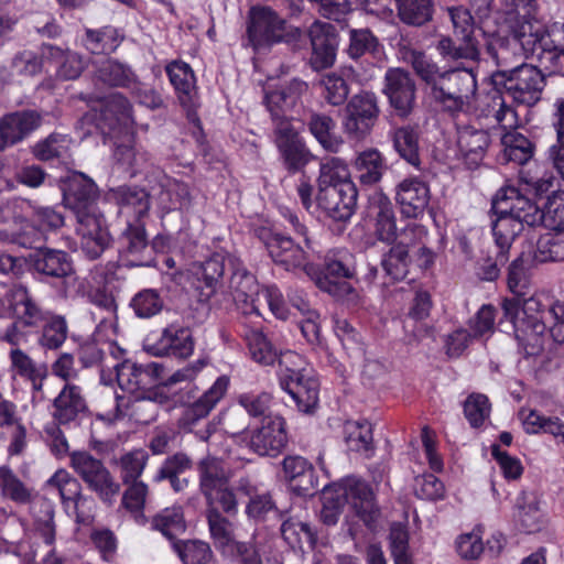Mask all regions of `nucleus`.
I'll list each match as a JSON object with an SVG mask.
<instances>
[{"label": "nucleus", "instance_id": "nucleus-22", "mask_svg": "<svg viewBox=\"0 0 564 564\" xmlns=\"http://www.w3.org/2000/svg\"><path fill=\"white\" fill-rule=\"evenodd\" d=\"M281 474L289 490L297 497H313L321 490L316 468L304 456H284L281 462Z\"/></svg>", "mask_w": 564, "mask_h": 564}, {"label": "nucleus", "instance_id": "nucleus-49", "mask_svg": "<svg viewBox=\"0 0 564 564\" xmlns=\"http://www.w3.org/2000/svg\"><path fill=\"white\" fill-rule=\"evenodd\" d=\"M250 358L260 366H274L279 350L260 328L247 329L243 334Z\"/></svg>", "mask_w": 564, "mask_h": 564}, {"label": "nucleus", "instance_id": "nucleus-21", "mask_svg": "<svg viewBox=\"0 0 564 564\" xmlns=\"http://www.w3.org/2000/svg\"><path fill=\"white\" fill-rule=\"evenodd\" d=\"M143 347L155 357L186 359L193 355L195 341L189 327L170 324L160 334L148 335Z\"/></svg>", "mask_w": 564, "mask_h": 564}, {"label": "nucleus", "instance_id": "nucleus-60", "mask_svg": "<svg viewBox=\"0 0 564 564\" xmlns=\"http://www.w3.org/2000/svg\"><path fill=\"white\" fill-rule=\"evenodd\" d=\"M173 550L184 564H212L214 553L207 542L200 540H178Z\"/></svg>", "mask_w": 564, "mask_h": 564}, {"label": "nucleus", "instance_id": "nucleus-47", "mask_svg": "<svg viewBox=\"0 0 564 564\" xmlns=\"http://www.w3.org/2000/svg\"><path fill=\"white\" fill-rule=\"evenodd\" d=\"M398 19L408 26H424L433 20L434 0H394Z\"/></svg>", "mask_w": 564, "mask_h": 564}, {"label": "nucleus", "instance_id": "nucleus-20", "mask_svg": "<svg viewBox=\"0 0 564 564\" xmlns=\"http://www.w3.org/2000/svg\"><path fill=\"white\" fill-rule=\"evenodd\" d=\"M379 113L378 100L373 93L365 91L352 96L345 108V133L350 140H365L371 133Z\"/></svg>", "mask_w": 564, "mask_h": 564}, {"label": "nucleus", "instance_id": "nucleus-5", "mask_svg": "<svg viewBox=\"0 0 564 564\" xmlns=\"http://www.w3.org/2000/svg\"><path fill=\"white\" fill-rule=\"evenodd\" d=\"M279 213L289 224L294 237L268 225L253 227V236L264 246L276 265L283 267L286 271L304 269L308 258L306 249H311L312 245L304 215L289 207H280Z\"/></svg>", "mask_w": 564, "mask_h": 564}, {"label": "nucleus", "instance_id": "nucleus-19", "mask_svg": "<svg viewBox=\"0 0 564 564\" xmlns=\"http://www.w3.org/2000/svg\"><path fill=\"white\" fill-rule=\"evenodd\" d=\"M112 243L123 265L128 268L151 267L147 220L123 221V227L112 239Z\"/></svg>", "mask_w": 564, "mask_h": 564}, {"label": "nucleus", "instance_id": "nucleus-27", "mask_svg": "<svg viewBox=\"0 0 564 564\" xmlns=\"http://www.w3.org/2000/svg\"><path fill=\"white\" fill-rule=\"evenodd\" d=\"M384 95L394 115L408 118L415 104V83L409 72L402 68H389L384 76Z\"/></svg>", "mask_w": 564, "mask_h": 564}, {"label": "nucleus", "instance_id": "nucleus-9", "mask_svg": "<svg viewBox=\"0 0 564 564\" xmlns=\"http://www.w3.org/2000/svg\"><path fill=\"white\" fill-rule=\"evenodd\" d=\"M348 505L355 516L369 530H375L380 517V509L376 503L372 488L361 479L347 478L338 485L335 497H326L321 510V521L328 525H335Z\"/></svg>", "mask_w": 564, "mask_h": 564}, {"label": "nucleus", "instance_id": "nucleus-41", "mask_svg": "<svg viewBox=\"0 0 564 564\" xmlns=\"http://www.w3.org/2000/svg\"><path fill=\"white\" fill-rule=\"evenodd\" d=\"M29 505L31 506L35 533L46 545L53 546L56 540L54 502L44 496L33 495Z\"/></svg>", "mask_w": 564, "mask_h": 564}, {"label": "nucleus", "instance_id": "nucleus-6", "mask_svg": "<svg viewBox=\"0 0 564 564\" xmlns=\"http://www.w3.org/2000/svg\"><path fill=\"white\" fill-rule=\"evenodd\" d=\"M358 189L348 164L340 158H325L317 177V206L333 220L347 221L355 214Z\"/></svg>", "mask_w": 564, "mask_h": 564}, {"label": "nucleus", "instance_id": "nucleus-44", "mask_svg": "<svg viewBox=\"0 0 564 564\" xmlns=\"http://www.w3.org/2000/svg\"><path fill=\"white\" fill-rule=\"evenodd\" d=\"M32 213L30 221L32 223V234L24 230L35 242L41 241L43 234L56 232L65 225L64 207L62 206H31Z\"/></svg>", "mask_w": 564, "mask_h": 564}, {"label": "nucleus", "instance_id": "nucleus-30", "mask_svg": "<svg viewBox=\"0 0 564 564\" xmlns=\"http://www.w3.org/2000/svg\"><path fill=\"white\" fill-rule=\"evenodd\" d=\"M286 422L283 416H267L250 436L249 446L260 456L276 457L288 445Z\"/></svg>", "mask_w": 564, "mask_h": 564}, {"label": "nucleus", "instance_id": "nucleus-45", "mask_svg": "<svg viewBox=\"0 0 564 564\" xmlns=\"http://www.w3.org/2000/svg\"><path fill=\"white\" fill-rule=\"evenodd\" d=\"M150 529L162 533L172 543L178 541L177 536L186 531L184 510L181 506L162 509L150 519H144Z\"/></svg>", "mask_w": 564, "mask_h": 564}, {"label": "nucleus", "instance_id": "nucleus-34", "mask_svg": "<svg viewBox=\"0 0 564 564\" xmlns=\"http://www.w3.org/2000/svg\"><path fill=\"white\" fill-rule=\"evenodd\" d=\"M96 126L102 133H112L122 126L133 122L132 105L129 99L120 93L107 96L98 113L95 115Z\"/></svg>", "mask_w": 564, "mask_h": 564}, {"label": "nucleus", "instance_id": "nucleus-17", "mask_svg": "<svg viewBox=\"0 0 564 564\" xmlns=\"http://www.w3.org/2000/svg\"><path fill=\"white\" fill-rule=\"evenodd\" d=\"M226 250L213 252L204 261L194 262L187 272V282L197 302L208 305L224 285Z\"/></svg>", "mask_w": 564, "mask_h": 564}, {"label": "nucleus", "instance_id": "nucleus-7", "mask_svg": "<svg viewBox=\"0 0 564 564\" xmlns=\"http://www.w3.org/2000/svg\"><path fill=\"white\" fill-rule=\"evenodd\" d=\"M524 202L528 197L513 185L502 186L491 199V232L496 249H500V261H509L511 246L525 226H535L527 220Z\"/></svg>", "mask_w": 564, "mask_h": 564}, {"label": "nucleus", "instance_id": "nucleus-3", "mask_svg": "<svg viewBox=\"0 0 564 564\" xmlns=\"http://www.w3.org/2000/svg\"><path fill=\"white\" fill-rule=\"evenodd\" d=\"M3 306L14 317L1 336V339L10 345L18 346L26 341L29 327H40L37 344L45 350H57L65 343L68 335L65 317L61 315L46 317L25 286L11 288L3 297Z\"/></svg>", "mask_w": 564, "mask_h": 564}, {"label": "nucleus", "instance_id": "nucleus-12", "mask_svg": "<svg viewBox=\"0 0 564 564\" xmlns=\"http://www.w3.org/2000/svg\"><path fill=\"white\" fill-rule=\"evenodd\" d=\"M477 88L473 68L455 67L444 70L430 96L442 112L455 118L470 104Z\"/></svg>", "mask_w": 564, "mask_h": 564}, {"label": "nucleus", "instance_id": "nucleus-11", "mask_svg": "<svg viewBox=\"0 0 564 564\" xmlns=\"http://www.w3.org/2000/svg\"><path fill=\"white\" fill-rule=\"evenodd\" d=\"M196 470L199 492L205 499L207 510L216 509L221 514L236 516L238 513L237 492L231 486L230 474L224 463L208 455L197 463Z\"/></svg>", "mask_w": 564, "mask_h": 564}, {"label": "nucleus", "instance_id": "nucleus-15", "mask_svg": "<svg viewBox=\"0 0 564 564\" xmlns=\"http://www.w3.org/2000/svg\"><path fill=\"white\" fill-rule=\"evenodd\" d=\"M531 52L550 75H564V23H555L551 29L536 33ZM551 116L558 120L564 117V97L555 99Z\"/></svg>", "mask_w": 564, "mask_h": 564}, {"label": "nucleus", "instance_id": "nucleus-52", "mask_svg": "<svg viewBox=\"0 0 564 564\" xmlns=\"http://www.w3.org/2000/svg\"><path fill=\"white\" fill-rule=\"evenodd\" d=\"M550 230L536 241L533 260L538 263L564 261V230Z\"/></svg>", "mask_w": 564, "mask_h": 564}, {"label": "nucleus", "instance_id": "nucleus-18", "mask_svg": "<svg viewBox=\"0 0 564 564\" xmlns=\"http://www.w3.org/2000/svg\"><path fill=\"white\" fill-rule=\"evenodd\" d=\"M229 384V377L223 375L199 397H196L197 387H193L183 393L181 395V403L184 409L178 419V426L184 431H192L193 426L200 420L207 417L224 399Z\"/></svg>", "mask_w": 564, "mask_h": 564}, {"label": "nucleus", "instance_id": "nucleus-39", "mask_svg": "<svg viewBox=\"0 0 564 564\" xmlns=\"http://www.w3.org/2000/svg\"><path fill=\"white\" fill-rule=\"evenodd\" d=\"M226 264L228 265L229 289L237 301L248 302L259 292V283L242 259L235 252L227 251Z\"/></svg>", "mask_w": 564, "mask_h": 564}, {"label": "nucleus", "instance_id": "nucleus-16", "mask_svg": "<svg viewBox=\"0 0 564 564\" xmlns=\"http://www.w3.org/2000/svg\"><path fill=\"white\" fill-rule=\"evenodd\" d=\"M70 466L102 502L111 505L120 494L121 484L113 478L102 460L89 452H74L70 455Z\"/></svg>", "mask_w": 564, "mask_h": 564}, {"label": "nucleus", "instance_id": "nucleus-13", "mask_svg": "<svg viewBox=\"0 0 564 564\" xmlns=\"http://www.w3.org/2000/svg\"><path fill=\"white\" fill-rule=\"evenodd\" d=\"M15 242L23 248H29V273L43 283L64 282L75 273L72 256L61 249L50 247H36L35 239L25 231L20 232Z\"/></svg>", "mask_w": 564, "mask_h": 564}, {"label": "nucleus", "instance_id": "nucleus-63", "mask_svg": "<svg viewBox=\"0 0 564 564\" xmlns=\"http://www.w3.org/2000/svg\"><path fill=\"white\" fill-rule=\"evenodd\" d=\"M409 58L414 73L430 90L435 86L436 82H438V77L443 76L444 70H446L440 67L430 55L422 51H411Z\"/></svg>", "mask_w": 564, "mask_h": 564}, {"label": "nucleus", "instance_id": "nucleus-10", "mask_svg": "<svg viewBox=\"0 0 564 564\" xmlns=\"http://www.w3.org/2000/svg\"><path fill=\"white\" fill-rule=\"evenodd\" d=\"M276 379L282 391L286 392L300 412L314 413L319 402V380L305 368L302 355L285 350L278 352Z\"/></svg>", "mask_w": 564, "mask_h": 564}, {"label": "nucleus", "instance_id": "nucleus-26", "mask_svg": "<svg viewBox=\"0 0 564 564\" xmlns=\"http://www.w3.org/2000/svg\"><path fill=\"white\" fill-rule=\"evenodd\" d=\"M61 189L64 206L72 209L76 218L98 210L96 202L98 187L96 183L84 173L74 172L62 181Z\"/></svg>", "mask_w": 564, "mask_h": 564}, {"label": "nucleus", "instance_id": "nucleus-56", "mask_svg": "<svg viewBox=\"0 0 564 564\" xmlns=\"http://www.w3.org/2000/svg\"><path fill=\"white\" fill-rule=\"evenodd\" d=\"M344 433L349 451L357 453L373 451L372 425L369 421H347L344 425Z\"/></svg>", "mask_w": 564, "mask_h": 564}, {"label": "nucleus", "instance_id": "nucleus-40", "mask_svg": "<svg viewBox=\"0 0 564 564\" xmlns=\"http://www.w3.org/2000/svg\"><path fill=\"white\" fill-rule=\"evenodd\" d=\"M490 141V134L486 130L473 126L459 129L457 144L469 170H475L481 164Z\"/></svg>", "mask_w": 564, "mask_h": 564}, {"label": "nucleus", "instance_id": "nucleus-35", "mask_svg": "<svg viewBox=\"0 0 564 564\" xmlns=\"http://www.w3.org/2000/svg\"><path fill=\"white\" fill-rule=\"evenodd\" d=\"M423 129L419 122H408L391 128L389 135L398 155L415 169L421 165L420 140Z\"/></svg>", "mask_w": 564, "mask_h": 564}, {"label": "nucleus", "instance_id": "nucleus-43", "mask_svg": "<svg viewBox=\"0 0 564 564\" xmlns=\"http://www.w3.org/2000/svg\"><path fill=\"white\" fill-rule=\"evenodd\" d=\"M502 151L498 160L502 164L514 163L524 165L534 155L535 145L524 134L513 130L501 137Z\"/></svg>", "mask_w": 564, "mask_h": 564}, {"label": "nucleus", "instance_id": "nucleus-38", "mask_svg": "<svg viewBox=\"0 0 564 564\" xmlns=\"http://www.w3.org/2000/svg\"><path fill=\"white\" fill-rule=\"evenodd\" d=\"M42 116L32 109H22L3 115L0 118L1 130L11 147L28 139L42 124Z\"/></svg>", "mask_w": 564, "mask_h": 564}, {"label": "nucleus", "instance_id": "nucleus-31", "mask_svg": "<svg viewBox=\"0 0 564 564\" xmlns=\"http://www.w3.org/2000/svg\"><path fill=\"white\" fill-rule=\"evenodd\" d=\"M312 53L310 65L321 72L330 68L337 56L339 34L329 23H315L310 30Z\"/></svg>", "mask_w": 564, "mask_h": 564}, {"label": "nucleus", "instance_id": "nucleus-28", "mask_svg": "<svg viewBox=\"0 0 564 564\" xmlns=\"http://www.w3.org/2000/svg\"><path fill=\"white\" fill-rule=\"evenodd\" d=\"M165 73L173 86L180 105L186 110L187 119L202 129L195 104V74L186 62L175 59L165 66Z\"/></svg>", "mask_w": 564, "mask_h": 564}, {"label": "nucleus", "instance_id": "nucleus-48", "mask_svg": "<svg viewBox=\"0 0 564 564\" xmlns=\"http://www.w3.org/2000/svg\"><path fill=\"white\" fill-rule=\"evenodd\" d=\"M523 430L527 434H549L556 445L564 448V421L556 415H544L538 410H530L523 420Z\"/></svg>", "mask_w": 564, "mask_h": 564}, {"label": "nucleus", "instance_id": "nucleus-14", "mask_svg": "<svg viewBox=\"0 0 564 564\" xmlns=\"http://www.w3.org/2000/svg\"><path fill=\"white\" fill-rule=\"evenodd\" d=\"M357 275L356 257L346 248L329 250L324 258L321 272L316 276L317 288L329 295L343 300L355 293L347 280Z\"/></svg>", "mask_w": 564, "mask_h": 564}, {"label": "nucleus", "instance_id": "nucleus-61", "mask_svg": "<svg viewBox=\"0 0 564 564\" xmlns=\"http://www.w3.org/2000/svg\"><path fill=\"white\" fill-rule=\"evenodd\" d=\"M273 395L267 391H248L237 397V403L252 419H260L261 422L267 416H278L271 412Z\"/></svg>", "mask_w": 564, "mask_h": 564}, {"label": "nucleus", "instance_id": "nucleus-37", "mask_svg": "<svg viewBox=\"0 0 564 564\" xmlns=\"http://www.w3.org/2000/svg\"><path fill=\"white\" fill-rule=\"evenodd\" d=\"M527 220L531 224L543 225L547 229L564 230V189L553 191L544 204L543 209L539 207L536 202L528 197Z\"/></svg>", "mask_w": 564, "mask_h": 564}, {"label": "nucleus", "instance_id": "nucleus-24", "mask_svg": "<svg viewBox=\"0 0 564 564\" xmlns=\"http://www.w3.org/2000/svg\"><path fill=\"white\" fill-rule=\"evenodd\" d=\"M394 200L402 217L420 219L430 206V184L421 176L404 177L394 187Z\"/></svg>", "mask_w": 564, "mask_h": 564}, {"label": "nucleus", "instance_id": "nucleus-50", "mask_svg": "<svg viewBox=\"0 0 564 564\" xmlns=\"http://www.w3.org/2000/svg\"><path fill=\"white\" fill-rule=\"evenodd\" d=\"M411 263L409 246L403 242H393L381 259L382 269L392 282L403 281L409 274Z\"/></svg>", "mask_w": 564, "mask_h": 564}, {"label": "nucleus", "instance_id": "nucleus-29", "mask_svg": "<svg viewBox=\"0 0 564 564\" xmlns=\"http://www.w3.org/2000/svg\"><path fill=\"white\" fill-rule=\"evenodd\" d=\"M89 413L84 389L73 382L63 386L52 402V417L55 423L68 426L78 423Z\"/></svg>", "mask_w": 564, "mask_h": 564}, {"label": "nucleus", "instance_id": "nucleus-8", "mask_svg": "<svg viewBox=\"0 0 564 564\" xmlns=\"http://www.w3.org/2000/svg\"><path fill=\"white\" fill-rule=\"evenodd\" d=\"M301 30L270 6H252L247 14L242 45L254 53L269 52L278 44H291L301 37Z\"/></svg>", "mask_w": 564, "mask_h": 564}, {"label": "nucleus", "instance_id": "nucleus-57", "mask_svg": "<svg viewBox=\"0 0 564 564\" xmlns=\"http://www.w3.org/2000/svg\"><path fill=\"white\" fill-rule=\"evenodd\" d=\"M281 534L291 547H302L305 543L313 549L317 543V531L310 523L302 522L293 517L282 522Z\"/></svg>", "mask_w": 564, "mask_h": 564}, {"label": "nucleus", "instance_id": "nucleus-23", "mask_svg": "<svg viewBox=\"0 0 564 564\" xmlns=\"http://www.w3.org/2000/svg\"><path fill=\"white\" fill-rule=\"evenodd\" d=\"M77 219L80 250L89 260H96L110 247L112 236L107 219L99 210L82 215Z\"/></svg>", "mask_w": 564, "mask_h": 564}, {"label": "nucleus", "instance_id": "nucleus-33", "mask_svg": "<svg viewBox=\"0 0 564 564\" xmlns=\"http://www.w3.org/2000/svg\"><path fill=\"white\" fill-rule=\"evenodd\" d=\"M514 528L524 534L541 532L547 522L540 507V499L533 491L522 490L516 498L512 510Z\"/></svg>", "mask_w": 564, "mask_h": 564}, {"label": "nucleus", "instance_id": "nucleus-58", "mask_svg": "<svg viewBox=\"0 0 564 564\" xmlns=\"http://www.w3.org/2000/svg\"><path fill=\"white\" fill-rule=\"evenodd\" d=\"M129 307L138 318L149 319L163 311L164 299L158 289L145 288L131 297Z\"/></svg>", "mask_w": 564, "mask_h": 564}, {"label": "nucleus", "instance_id": "nucleus-51", "mask_svg": "<svg viewBox=\"0 0 564 564\" xmlns=\"http://www.w3.org/2000/svg\"><path fill=\"white\" fill-rule=\"evenodd\" d=\"M446 12L452 22L454 37L459 42L479 46V41L476 36L477 23L470 10L459 4L447 7Z\"/></svg>", "mask_w": 564, "mask_h": 564}, {"label": "nucleus", "instance_id": "nucleus-62", "mask_svg": "<svg viewBox=\"0 0 564 564\" xmlns=\"http://www.w3.org/2000/svg\"><path fill=\"white\" fill-rule=\"evenodd\" d=\"M209 533L216 550L223 555L237 540L230 530V522L216 509L206 510Z\"/></svg>", "mask_w": 564, "mask_h": 564}, {"label": "nucleus", "instance_id": "nucleus-59", "mask_svg": "<svg viewBox=\"0 0 564 564\" xmlns=\"http://www.w3.org/2000/svg\"><path fill=\"white\" fill-rule=\"evenodd\" d=\"M120 43L119 32L111 25L98 30H86L84 45L91 54H110Z\"/></svg>", "mask_w": 564, "mask_h": 564}, {"label": "nucleus", "instance_id": "nucleus-25", "mask_svg": "<svg viewBox=\"0 0 564 564\" xmlns=\"http://www.w3.org/2000/svg\"><path fill=\"white\" fill-rule=\"evenodd\" d=\"M106 197L118 207L122 221L148 220L151 209V195L138 185H120L109 188Z\"/></svg>", "mask_w": 564, "mask_h": 564}, {"label": "nucleus", "instance_id": "nucleus-32", "mask_svg": "<svg viewBox=\"0 0 564 564\" xmlns=\"http://www.w3.org/2000/svg\"><path fill=\"white\" fill-rule=\"evenodd\" d=\"M194 469L193 458L185 452L167 455L151 477L153 485L167 482L175 494L183 492L189 485L187 476Z\"/></svg>", "mask_w": 564, "mask_h": 564}, {"label": "nucleus", "instance_id": "nucleus-2", "mask_svg": "<svg viewBox=\"0 0 564 564\" xmlns=\"http://www.w3.org/2000/svg\"><path fill=\"white\" fill-rule=\"evenodd\" d=\"M307 89L306 82L293 78L264 90L263 104L272 120L273 142L289 175L303 173L314 159L304 138L294 127L293 119L288 116L289 111L302 105V97Z\"/></svg>", "mask_w": 564, "mask_h": 564}, {"label": "nucleus", "instance_id": "nucleus-64", "mask_svg": "<svg viewBox=\"0 0 564 564\" xmlns=\"http://www.w3.org/2000/svg\"><path fill=\"white\" fill-rule=\"evenodd\" d=\"M78 361L83 368H100L101 372L110 369V362L104 344H99L96 339L88 338L83 340L76 351Z\"/></svg>", "mask_w": 564, "mask_h": 564}, {"label": "nucleus", "instance_id": "nucleus-36", "mask_svg": "<svg viewBox=\"0 0 564 564\" xmlns=\"http://www.w3.org/2000/svg\"><path fill=\"white\" fill-rule=\"evenodd\" d=\"M368 213L375 219V234L378 240L392 245L398 237L397 217L390 198L383 193L369 197Z\"/></svg>", "mask_w": 564, "mask_h": 564}, {"label": "nucleus", "instance_id": "nucleus-42", "mask_svg": "<svg viewBox=\"0 0 564 564\" xmlns=\"http://www.w3.org/2000/svg\"><path fill=\"white\" fill-rule=\"evenodd\" d=\"M386 169L384 158L377 149L360 152L352 163L354 176L361 186H373L378 184Z\"/></svg>", "mask_w": 564, "mask_h": 564}, {"label": "nucleus", "instance_id": "nucleus-54", "mask_svg": "<svg viewBox=\"0 0 564 564\" xmlns=\"http://www.w3.org/2000/svg\"><path fill=\"white\" fill-rule=\"evenodd\" d=\"M0 494L1 497L17 505H29L34 495L33 489L28 487L9 467L0 466Z\"/></svg>", "mask_w": 564, "mask_h": 564}, {"label": "nucleus", "instance_id": "nucleus-4", "mask_svg": "<svg viewBox=\"0 0 564 564\" xmlns=\"http://www.w3.org/2000/svg\"><path fill=\"white\" fill-rule=\"evenodd\" d=\"M491 96L496 121L511 127L517 117L512 105L534 107L542 99L546 76L540 67L522 63L509 69H497L490 77Z\"/></svg>", "mask_w": 564, "mask_h": 564}, {"label": "nucleus", "instance_id": "nucleus-53", "mask_svg": "<svg viewBox=\"0 0 564 564\" xmlns=\"http://www.w3.org/2000/svg\"><path fill=\"white\" fill-rule=\"evenodd\" d=\"M96 78L110 87L129 88L137 82V76L126 64L108 58L96 69Z\"/></svg>", "mask_w": 564, "mask_h": 564}, {"label": "nucleus", "instance_id": "nucleus-46", "mask_svg": "<svg viewBox=\"0 0 564 564\" xmlns=\"http://www.w3.org/2000/svg\"><path fill=\"white\" fill-rule=\"evenodd\" d=\"M306 126L310 133L325 151L337 153L343 147L344 141L336 134V122L332 117L325 113L313 112L308 117Z\"/></svg>", "mask_w": 564, "mask_h": 564}, {"label": "nucleus", "instance_id": "nucleus-55", "mask_svg": "<svg viewBox=\"0 0 564 564\" xmlns=\"http://www.w3.org/2000/svg\"><path fill=\"white\" fill-rule=\"evenodd\" d=\"M150 459V453L142 448H132L122 454L116 460V467L119 471L121 482H131L141 480Z\"/></svg>", "mask_w": 564, "mask_h": 564}, {"label": "nucleus", "instance_id": "nucleus-1", "mask_svg": "<svg viewBox=\"0 0 564 564\" xmlns=\"http://www.w3.org/2000/svg\"><path fill=\"white\" fill-rule=\"evenodd\" d=\"M529 284V268L521 253L508 267L507 286L513 296L501 301L499 325L510 324L524 358L540 356L549 340L564 344V302L539 296L524 299Z\"/></svg>", "mask_w": 564, "mask_h": 564}]
</instances>
